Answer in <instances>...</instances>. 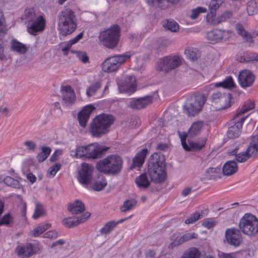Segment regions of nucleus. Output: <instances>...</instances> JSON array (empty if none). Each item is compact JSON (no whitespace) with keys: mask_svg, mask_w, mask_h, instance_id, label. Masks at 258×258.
I'll return each mask as SVG.
<instances>
[{"mask_svg":"<svg viewBox=\"0 0 258 258\" xmlns=\"http://www.w3.org/2000/svg\"><path fill=\"white\" fill-rule=\"evenodd\" d=\"M148 173L151 179L155 183H161L165 180L166 164L162 155L154 153L150 156Z\"/></svg>","mask_w":258,"mask_h":258,"instance_id":"1","label":"nucleus"},{"mask_svg":"<svg viewBox=\"0 0 258 258\" xmlns=\"http://www.w3.org/2000/svg\"><path fill=\"white\" fill-rule=\"evenodd\" d=\"M57 29L63 36L72 34L77 28L74 12L70 8L64 9L58 16Z\"/></svg>","mask_w":258,"mask_h":258,"instance_id":"2","label":"nucleus"},{"mask_svg":"<svg viewBox=\"0 0 258 258\" xmlns=\"http://www.w3.org/2000/svg\"><path fill=\"white\" fill-rule=\"evenodd\" d=\"M113 123V115L101 113L97 115L90 123V132L94 137H101L107 134Z\"/></svg>","mask_w":258,"mask_h":258,"instance_id":"3","label":"nucleus"},{"mask_svg":"<svg viewBox=\"0 0 258 258\" xmlns=\"http://www.w3.org/2000/svg\"><path fill=\"white\" fill-rule=\"evenodd\" d=\"M239 227L243 234L254 236L258 234V218L251 213H245L240 220Z\"/></svg>","mask_w":258,"mask_h":258,"instance_id":"4","label":"nucleus"},{"mask_svg":"<svg viewBox=\"0 0 258 258\" xmlns=\"http://www.w3.org/2000/svg\"><path fill=\"white\" fill-rule=\"evenodd\" d=\"M181 58L178 55H169L160 58L157 62L155 68L158 71L168 72L179 66Z\"/></svg>","mask_w":258,"mask_h":258,"instance_id":"5","label":"nucleus"},{"mask_svg":"<svg viewBox=\"0 0 258 258\" xmlns=\"http://www.w3.org/2000/svg\"><path fill=\"white\" fill-rule=\"evenodd\" d=\"M232 97L230 93L214 92L211 97L212 103L217 106L218 109H225L231 105Z\"/></svg>","mask_w":258,"mask_h":258,"instance_id":"6","label":"nucleus"},{"mask_svg":"<svg viewBox=\"0 0 258 258\" xmlns=\"http://www.w3.org/2000/svg\"><path fill=\"white\" fill-rule=\"evenodd\" d=\"M116 82L120 93H124L130 95L137 90L136 79L133 75H130L123 80H117Z\"/></svg>","mask_w":258,"mask_h":258,"instance_id":"7","label":"nucleus"},{"mask_svg":"<svg viewBox=\"0 0 258 258\" xmlns=\"http://www.w3.org/2000/svg\"><path fill=\"white\" fill-rule=\"evenodd\" d=\"M109 148L96 142L90 144L87 146L86 158L89 159L101 158L104 156Z\"/></svg>","mask_w":258,"mask_h":258,"instance_id":"8","label":"nucleus"},{"mask_svg":"<svg viewBox=\"0 0 258 258\" xmlns=\"http://www.w3.org/2000/svg\"><path fill=\"white\" fill-rule=\"evenodd\" d=\"M198 237V234L195 232L186 233L182 236L180 232H176L170 237V239L172 241L169 245L168 248L172 249L190 240L196 239Z\"/></svg>","mask_w":258,"mask_h":258,"instance_id":"9","label":"nucleus"},{"mask_svg":"<svg viewBox=\"0 0 258 258\" xmlns=\"http://www.w3.org/2000/svg\"><path fill=\"white\" fill-rule=\"evenodd\" d=\"M233 35L232 32L228 30H222L215 29L207 33V39L212 43H215L222 40H227Z\"/></svg>","mask_w":258,"mask_h":258,"instance_id":"10","label":"nucleus"},{"mask_svg":"<svg viewBox=\"0 0 258 258\" xmlns=\"http://www.w3.org/2000/svg\"><path fill=\"white\" fill-rule=\"evenodd\" d=\"M93 169V166L88 163H82L81 169L79 171L78 177L79 181L84 185H88L92 179Z\"/></svg>","mask_w":258,"mask_h":258,"instance_id":"11","label":"nucleus"},{"mask_svg":"<svg viewBox=\"0 0 258 258\" xmlns=\"http://www.w3.org/2000/svg\"><path fill=\"white\" fill-rule=\"evenodd\" d=\"M45 26V19L42 15H39L27 25V31L30 34L36 35L38 32L42 31Z\"/></svg>","mask_w":258,"mask_h":258,"instance_id":"12","label":"nucleus"},{"mask_svg":"<svg viewBox=\"0 0 258 258\" xmlns=\"http://www.w3.org/2000/svg\"><path fill=\"white\" fill-rule=\"evenodd\" d=\"M255 80L254 75L250 71L243 70L238 75V82L242 88L246 89L251 86Z\"/></svg>","mask_w":258,"mask_h":258,"instance_id":"13","label":"nucleus"},{"mask_svg":"<svg viewBox=\"0 0 258 258\" xmlns=\"http://www.w3.org/2000/svg\"><path fill=\"white\" fill-rule=\"evenodd\" d=\"M246 116L239 117L238 114H236V117L233 120L234 124L230 126L227 131V136L230 139L237 138L240 135L243 123L246 119Z\"/></svg>","mask_w":258,"mask_h":258,"instance_id":"14","label":"nucleus"},{"mask_svg":"<svg viewBox=\"0 0 258 258\" xmlns=\"http://www.w3.org/2000/svg\"><path fill=\"white\" fill-rule=\"evenodd\" d=\"M225 236L228 243L236 247L239 246L242 242V237L240 230L234 228L227 229Z\"/></svg>","mask_w":258,"mask_h":258,"instance_id":"15","label":"nucleus"},{"mask_svg":"<svg viewBox=\"0 0 258 258\" xmlns=\"http://www.w3.org/2000/svg\"><path fill=\"white\" fill-rule=\"evenodd\" d=\"M16 252L20 258H28L36 253V248L33 244L26 243L23 245L17 246Z\"/></svg>","mask_w":258,"mask_h":258,"instance_id":"16","label":"nucleus"},{"mask_svg":"<svg viewBox=\"0 0 258 258\" xmlns=\"http://www.w3.org/2000/svg\"><path fill=\"white\" fill-rule=\"evenodd\" d=\"M95 109V107L89 104L85 106L78 114V120L79 125L83 128L86 127L90 116L93 111Z\"/></svg>","mask_w":258,"mask_h":258,"instance_id":"17","label":"nucleus"},{"mask_svg":"<svg viewBox=\"0 0 258 258\" xmlns=\"http://www.w3.org/2000/svg\"><path fill=\"white\" fill-rule=\"evenodd\" d=\"M91 214L86 212L78 217H67L62 221V224L67 228H73L84 223L90 216Z\"/></svg>","mask_w":258,"mask_h":258,"instance_id":"18","label":"nucleus"},{"mask_svg":"<svg viewBox=\"0 0 258 258\" xmlns=\"http://www.w3.org/2000/svg\"><path fill=\"white\" fill-rule=\"evenodd\" d=\"M113 155L99 160L96 165L97 169L104 173L113 172Z\"/></svg>","mask_w":258,"mask_h":258,"instance_id":"19","label":"nucleus"},{"mask_svg":"<svg viewBox=\"0 0 258 258\" xmlns=\"http://www.w3.org/2000/svg\"><path fill=\"white\" fill-rule=\"evenodd\" d=\"M235 29L238 34L241 36L245 42L249 43V46L254 42L252 38L258 36V32H253L252 34H250L246 31L243 24L241 23L236 24Z\"/></svg>","mask_w":258,"mask_h":258,"instance_id":"20","label":"nucleus"},{"mask_svg":"<svg viewBox=\"0 0 258 258\" xmlns=\"http://www.w3.org/2000/svg\"><path fill=\"white\" fill-rule=\"evenodd\" d=\"M99 40L102 44L109 48H113V26L102 32L99 36Z\"/></svg>","mask_w":258,"mask_h":258,"instance_id":"21","label":"nucleus"},{"mask_svg":"<svg viewBox=\"0 0 258 258\" xmlns=\"http://www.w3.org/2000/svg\"><path fill=\"white\" fill-rule=\"evenodd\" d=\"M62 100L68 105L74 104L76 100L75 93L70 85L63 86L61 89Z\"/></svg>","mask_w":258,"mask_h":258,"instance_id":"22","label":"nucleus"},{"mask_svg":"<svg viewBox=\"0 0 258 258\" xmlns=\"http://www.w3.org/2000/svg\"><path fill=\"white\" fill-rule=\"evenodd\" d=\"M148 153V151L147 148H144L139 151L133 158V163L130 168L132 169L137 168L138 170H140L145 162Z\"/></svg>","mask_w":258,"mask_h":258,"instance_id":"23","label":"nucleus"},{"mask_svg":"<svg viewBox=\"0 0 258 258\" xmlns=\"http://www.w3.org/2000/svg\"><path fill=\"white\" fill-rule=\"evenodd\" d=\"M152 99V96H147L133 100L130 103V106L133 109H141L151 104Z\"/></svg>","mask_w":258,"mask_h":258,"instance_id":"24","label":"nucleus"},{"mask_svg":"<svg viewBox=\"0 0 258 258\" xmlns=\"http://www.w3.org/2000/svg\"><path fill=\"white\" fill-rule=\"evenodd\" d=\"M205 102L203 100L197 99L194 103H190L186 106V112L188 116H194L202 109Z\"/></svg>","mask_w":258,"mask_h":258,"instance_id":"25","label":"nucleus"},{"mask_svg":"<svg viewBox=\"0 0 258 258\" xmlns=\"http://www.w3.org/2000/svg\"><path fill=\"white\" fill-rule=\"evenodd\" d=\"M236 58V60L240 62L258 61V53L248 51H245L242 55L237 54Z\"/></svg>","mask_w":258,"mask_h":258,"instance_id":"26","label":"nucleus"},{"mask_svg":"<svg viewBox=\"0 0 258 258\" xmlns=\"http://www.w3.org/2000/svg\"><path fill=\"white\" fill-rule=\"evenodd\" d=\"M258 132L251 137V142L246 151L249 157L254 156L257 153Z\"/></svg>","mask_w":258,"mask_h":258,"instance_id":"27","label":"nucleus"},{"mask_svg":"<svg viewBox=\"0 0 258 258\" xmlns=\"http://www.w3.org/2000/svg\"><path fill=\"white\" fill-rule=\"evenodd\" d=\"M238 170V166L234 161H228L223 165L222 171L224 175L229 176L234 174Z\"/></svg>","mask_w":258,"mask_h":258,"instance_id":"28","label":"nucleus"},{"mask_svg":"<svg viewBox=\"0 0 258 258\" xmlns=\"http://www.w3.org/2000/svg\"><path fill=\"white\" fill-rule=\"evenodd\" d=\"M135 182L140 189H146L150 185V181L146 173H143L136 177Z\"/></svg>","mask_w":258,"mask_h":258,"instance_id":"29","label":"nucleus"},{"mask_svg":"<svg viewBox=\"0 0 258 258\" xmlns=\"http://www.w3.org/2000/svg\"><path fill=\"white\" fill-rule=\"evenodd\" d=\"M68 210L73 214H78L84 211L85 206L80 200H76L74 203L69 204Z\"/></svg>","mask_w":258,"mask_h":258,"instance_id":"30","label":"nucleus"},{"mask_svg":"<svg viewBox=\"0 0 258 258\" xmlns=\"http://www.w3.org/2000/svg\"><path fill=\"white\" fill-rule=\"evenodd\" d=\"M10 45L11 50L20 54L25 53L27 50L25 44L15 39L11 40Z\"/></svg>","mask_w":258,"mask_h":258,"instance_id":"31","label":"nucleus"},{"mask_svg":"<svg viewBox=\"0 0 258 258\" xmlns=\"http://www.w3.org/2000/svg\"><path fill=\"white\" fill-rule=\"evenodd\" d=\"M236 84L233 78L231 76H228L221 82L216 83L215 86L216 87H222L224 89H232L235 87Z\"/></svg>","mask_w":258,"mask_h":258,"instance_id":"32","label":"nucleus"},{"mask_svg":"<svg viewBox=\"0 0 258 258\" xmlns=\"http://www.w3.org/2000/svg\"><path fill=\"white\" fill-rule=\"evenodd\" d=\"M36 15L34 8H27L22 15V19L25 21L26 24L29 25L31 21L36 18Z\"/></svg>","mask_w":258,"mask_h":258,"instance_id":"33","label":"nucleus"},{"mask_svg":"<svg viewBox=\"0 0 258 258\" xmlns=\"http://www.w3.org/2000/svg\"><path fill=\"white\" fill-rule=\"evenodd\" d=\"M134 54V53L126 52L123 54L114 55V67L119 66Z\"/></svg>","mask_w":258,"mask_h":258,"instance_id":"34","label":"nucleus"},{"mask_svg":"<svg viewBox=\"0 0 258 258\" xmlns=\"http://www.w3.org/2000/svg\"><path fill=\"white\" fill-rule=\"evenodd\" d=\"M246 12L248 15L258 13V0H249L246 3Z\"/></svg>","mask_w":258,"mask_h":258,"instance_id":"35","label":"nucleus"},{"mask_svg":"<svg viewBox=\"0 0 258 258\" xmlns=\"http://www.w3.org/2000/svg\"><path fill=\"white\" fill-rule=\"evenodd\" d=\"M184 54L187 58L191 60H197L200 57V52L199 50L194 47H188L184 51Z\"/></svg>","mask_w":258,"mask_h":258,"instance_id":"36","label":"nucleus"},{"mask_svg":"<svg viewBox=\"0 0 258 258\" xmlns=\"http://www.w3.org/2000/svg\"><path fill=\"white\" fill-rule=\"evenodd\" d=\"M238 149H235L229 152V154L230 155H235V159L239 163H243L246 162L249 158V156L245 152H240L236 154Z\"/></svg>","mask_w":258,"mask_h":258,"instance_id":"37","label":"nucleus"},{"mask_svg":"<svg viewBox=\"0 0 258 258\" xmlns=\"http://www.w3.org/2000/svg\"><path fill=\"white\" fill-rule=\"evenodd\" d=\"M137 204V201L135 199L125 200L123 205L120 207L121 212H125L133 209Z\"/></svg>","mask_w":258,"mask_h":258,"instance_id":"38","label":"nucleus"},{"mask_svg":"<svg viewBox=\"0 0 258 258\" xmlns=\"http://www.w3.org/2000/svg\"><path fill=\"white\" fill-rule=\"evenodd\" d=\"M200 255L199 250L196 247L187 249L180 258H198Z\"/></svg>","mask_w":258,"mask_h":258,"instance_id":"39","label":"nucleus"},{"mask_svg":"<svg viewBox=\"0 0 258 258\" xmlns=\"http://www.w3.org/2000/svg\"><path fill=\"white\" fill-rule=\"evenodd\" d=\"M203 125V122L202 121L194 122L189 128L188 134L191 136L198 135L200 133Z\"/></svg>","mask_w":258,"mask_h":258,"instance_id":"40","label":"nucleus"},{"mask_svg":"<svg viewBox=\"0 0 258 258\" xmlns=\"http://www.w3.org/2000/svg\"><path fill=\"white\" fill-rule=\"evenodd\" d=\"M107 182L106 180L101 178L99 177L98 179L92 183L90 187L95 191H100L106 185Z\"/></svg>","mask_w":258,"mask_h":258,"instance_id":"41","label":"nucleus"},{"mask_svg":"<svg viewBox=\"0 0 258 258\" xmlns=\"http://www.w3.org/2000/svg\"><path fill=\"white\" fill-rule=\"evenodd\" d=\"M41 152L37 156L39 162H43L45 160L51 153V150L48 147H42L41 148Z\"/></svg>","mask_w":258,"mask_h":258,"instance_id":"42","label":"nucleus"},{"mask_svg":"<svg viewBox=\"0 0 258 258\" xmlns=\"http://www.w3.org/2000/svg\"><path fill=\"white\" fill-rule=\"evenodd\" d=\"M8 31L6 19L3 11L0 9V36H4Z\"/></svg>","mask_w":258,"mask_h":258,"instance_id":"43","label":"nucleus"},{"mask_svg":"<svg viewBox=\"0 0 258 258\" xmlns=\"http://www.w3.org/2000/svg\"><path fill=\"white\" fill-rule=\"evenodd\" d=\"M4 182L8 186L13 188H20L22 187V185L18 180L9 176H7L4 178Z\"/></svg>","mask_w":258,"mask_h":258,"instance_id":"44","label":"nucleus"},{"mask_svg":"<svg viewBox=\"0 0 258 258\" xmlns=\"http://www.w3.org/2000/svg\"><path fill=\"white\" fill-rule=\"evenodd\" d=\"M146 3L151 7H157L162 8V4L163 1L172 4H176L179 0H145Z\"/></svg>","mask_w":258,"mask_h":258,"instance_id":"45","label":"nucleus"},{"mask_svg":"<svg viewBox=\"0 0 258 258\" xmlns=\"http://www.w3.org/2000/svg\"><path fill=\"white\" fill-rule=\"evenodd\" d=\"M101 87V83L99 82L91 85L86 90V94L88 97L95 96Z\"/></svg>","mask_w":258,"mask_h":258,"instance_id":"46","label":"nucleus"},{"mask_svg":"<svg viewBox=\"0 0 258 258\" xmlns=\"http://www.w3.org/2000/svg\"><path fill=\"white\" fill-rule=\"evenodd\" d=\"M122 164V159L119 156L114 155V175L120 172Z\"/></svg>","mask_w":258,"mask_h":258,"instance_id":"47","label":"nucleus"},{"mask_svg":"<svg viewBox=\"0 0 258 258\" xmlns=\"http://www.w3.org/2000/svg\"><path fill=\"white\" fill-rule=\"evenodd\" d=\"M188 142L189 143V145H188L189 150H186L187 151L201 150L205 146L206 144V141H205L200 143L190 142L189 141V140H188Z\"/></svg>","mask_w":258,"mask_h":258,"instance_id":"48","label":"nucleus"},{"mask_svg":"<svg viewBox=\"0 0 258 258\" xmlns=\"http://www.w3.org/2000/svg\"><path fill=\"white\" fill-rule=\"evenodd\" d=\"M112 57H109L102 63V69L104 72H113V60Z\"/></svg>","mask_w":258,"mask_h":258,"instance_id":"49","label":"nucleus"},{"mask_svg":"<svg viewBox=\"0 0 258 258\" xmlns=\"http://www.w3.org/2000/svg\"><path fill=\"white\" fill-rule=\"evenodd\" d=\"M45 214V210L42 205L36 203L35 207V211L32 216L34 219H36Z\"/></svg>","mask_w":258,"mask_h":258,"instance_id":"50","label":"nucleus"},{"mask_svg":"<svg viewBox=\"0 0 258 258\" xmlns=\"http://www.w3.org/2000/svg\"><path fill=\"white\" fill-rule=\"evenodd\" d=\"M206 12L207 9L206 8L197 7L191 10L189 17L191 20H195L198 17L200 14L205 13Z\"/></svg>","mask_w":258,"mask_h":258,"instance_id":"51","label":"nucleus"},{"mask_svg":"<svg viewBox=\"0 0 258 258\" xmlns=\"http://www.w3.org/2000/svg\"><path fill=\"white\" fill-rule=\"evenodd\" d=\"M50 227V224H45L44 225L38 226L34 228L32 231V235L34 237H37L45 232Z\"/></svg>","mask_w":258,"mask_h":258,"instance_id":"52","label":"nucleus"},{"mask_svg":"<svg viewBox=\"0 0 258 258\" xmlns=\"http://www.w3.org/2000/svg\"><path fill=\"white\" fill-rule=\"evenodd\" d=\"M163 26L172 32H176L179 29V25L178 23L174 20H167L166 23Z\"/></svg>","mask_w":258,"mask_h":258,"instance_id":"53","label":"nucleus"},{"mask_svg":"<svg viewBox=\"0 0 258 258\" xmlns=\"http://www.w3.org/2000/svg\"><path fill=\"white\" fill-rule=\"evenodd\" d=\"M232 16V13L229 11H226L217 18L216 24L218 25L220 23L225 22L230 19Z\"/></svg>","mask_w":258,"mask_h":258,"instance_id":"54","label":"nucleus"},{"mask_svg":"<svg viewBox=\"0 0 258 258\" xmlns=\"http://www.w3.org/2000/svg\"><path fill=\"white\" fill-rule=\"evenodd\" d=\"M216 12L210 10V12L208 13L207 15L206 20L207 21L214 25H217L216 20L217 18H216Z\"/></svg>","mask_w":258,"mask_h":258,"instance_id":"55","label":"nucleus"},{"mask_svg":"<svg viewBox=\"0 0 258 258\" xmlns=\"http://www.w3.org/2000/svg\"><path fill=\"white\" fill-rule=\"evenodd\" d=\"M220 171L219 168L210 167L206 171V176L210 179L215 178L216 175H215L214 174H218Z\"/></svg>","mask_w":258,"mask_h":258,"instance_id":"56","label":"nucleus"},{"mask_svg":"<svg viewBox=\"0 0 258 258\" xmlns=\"http://www.w3.org/2000/svg\"><path fill=\"white\" fill-rule=\"evenodd\" d=\"M87 153V146H79L76 149V155L77 157L86 158V155Z\"/></svg>","mask_w":258,"mask_h":258,"instance_id":"57","label":"nucleus"},{"mask_svg":"<svg viewBox=\"0 0 258 258\" xmlns=\"http://www.w3.org/2000/svg\"><path fill=\"white\" fill-rule=\"evenodd\" d=\"M113 229V221L107 222L99 231L101 234L109 233Z\"/></svg>","mask_w":258,"mask_h":258,"instance_id":"58","label":"nucleus"},{"mask_svg":"<svg viewBox=\"0 0 258 258\" xmlns=\"http://www.w3.org/2000/svg\"><path fill=\"white\" fill-rule=\"evenodd\" d=\"M61 167V165L59 163H56L51 166L48 169L49 177L51 178L53 177L55 175L57 172L60 169Z\"/></svg>","mask_w":258,"mask_h":258,"instance_id":"59","label":"nucleus"},{"mask_svg":"<svg viewBox=\"0 0 258 258\" xmlns=\"http://www.w3.org/2000/svg\"><path fill=\"white\" fill-rule=\"evenodd\" d=\"M200 218H201L200 213L198 211H196L193 214L190 215V216L189 218H188V219L185 220V223L186 224H192V223L196 222L199 219H200Z\"/></svg>","mask_w":258,"mask_h":258,"instance_id":"60","label":"nucleus"},{"mask_svg":"<svg viewBox=\"0 0 258 258\" xmlns=\"http://www.w3.org/2000/svg\"><path fill=\"white\" fill-rule=\"evenodd\" d=\"M217 223V221L213 218H207L204 220L202 225L205 228L210 229L214 227Z\"/></svg>","mask_w":258,"mask_h":258,"instance_id":"61","label":"nucleus"},{"mask_svg":"<svg viewBox=\"0 0 258 258\" xmlns=\"http://www.w3.org/2000/svg\"><path fill=\"white\" fill-rule=\"evenodd\" d=\"M120 29L118 25H114V48L118 43L120 39Z\"/></svg>","mask_w":258,"mask_h":258,"instance_id":"62","label":"nucleus"},{"mask_svg":"<svg viewBox=\"0 0 258 258\" xmlns=\"http://www.w3.org/2000/svg\"><path fill=\"white\" fill-rule=\"evenodd\" d=\"M223 2V0H211L209 6V10L216 12Z\"/></svg>","mask_w":258,"mask_h":258,"instance_id":"63","label":"nucleus"},{"mask_svg":"<svg viewBox=\"0 0 258 258\" xmlns=\"http://www.w3.org/2000/svg\"><path fill=\"white\" fill-rule=\"evenodd\" d=\"M13 218L10 213L5 214L1 219H0V226L3 225H8L13 221Z\"/></svg>","mask_w":258,"mask_h":258,"instance_id":"64","label":"nucleus"}]
</instances>
